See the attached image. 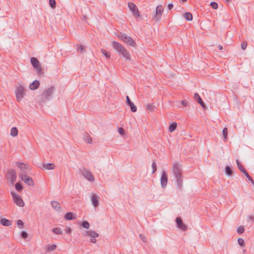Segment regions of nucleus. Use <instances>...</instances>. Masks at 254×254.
<instances>
[{
    "mask_svg": "<svg viewBox=\"0 0 254 254\" xmlns=\"http://www.w3.org/2000/svg\"><path fill=\"white\" fill-rule=\"evenodd\" d=\"M227 0V1H230V0Z\"/></svg>",
    "mask_w": 254,
    "mask_h": 254,
    "instance_id": "680f3d73",
    "label": "nucleus"
},
{
    "mask_svg": "<svg viewBox=\"0 0 254 254\" xmlns=\"http://www.w3.org/2000/svg\"><path fill=\"white\" fill-rule=\"evenodd\" d=\"M83 139L84 140V141L87 143L90 144L92 143V138L87 133H86L84 135Z\"/></svg>",
    "mask_w": 254,
    "mask_h": 254,
    "instance_id": "b1692460",
    "label": "nucleus"
},
{
    "mask_svg": "<svg viewBox=\"0 0 254 254\" xmlns=\"http://www.w3.org/2000/svg\"><path fill=\"white\" fill-rule=\"evenodd\" d=\"M56 247L57 246L56 245L53 244L52 245L48 246L47 249L48 251H53L56 249Z\"/></svg>",
    "mask_w": 254,
    "mask_h": 254,
    "instance_id": "a19ab883",
    "label": "nucleus"
},
{
    "mask_svg": "<svg viewBox=\"0 0 254 254\" xmlns=\"http://www.w3.org/2000/svg\"><path fill=\"white\" fill-rule=\"evenodd\" d=\"M177 127V124L176 123L174 122L170 125L169 127V130L170 132H172L174 131L176 128Z\"/></svg>",
    "mask_w": 254,
    "mask_h": 254,
    "instance_id": "a878e982",
    "label": "nucleus"
},
{
    "mask_svg": "<svg viewBox=\"0 0 254 254\" xmlns=\"http://www.w3.org/2000/svg\"><path fill=\"white\" fill-rule=\"evenodd\" d=\"M247 46V43L246 41H243L241 44V48L243 50H246Z\"/></svg>",
    "mask_w": 254,
    "mask_h": 254,
    "instance_id": "de8ad7c7",
    "label": "nucleus"
},
{
    "mask_svg": "<svg viewBox=\"0 0 254 254\" xmlns=\"http://www.w3.org/2000/svg\"><path fill=\"white\" fill-rule=\"evenodd\" d=\"M210 5L213 9H217L218 8V4L216 2L212 1L210 3Z\"/></svg>",
    "mask_w": 254,
    "mask_h": 254,
    "instance_id": "a18cd8bd",
    "label": "nucleus"
},
{
    "mask_svg": "<svg viewBox=\"0 0 254 254\" xmlns=\"http://www.w3.org/2000/svg\"><path fill=\"white\" fill-rule=\"evenodd\" d=\"M181 104L184 107H186L188 105V102L186 100H183L181 101Z\"/></svg>",
    "mask_w": 254,
    "mask_h": 254,
    "instance_id": "603ef678",
    "label": "nucleus"
},
{
    "mask_svg": "<svg viewBox=\"0 0 254 254\" xmlns=\"http://www.w3.org/2000/svg\"><path fill=\"white\" fill-rule=\"evenodd\" d=\"M236 163L238 166V168L242 172H244L245 171H246L244 167L242 166V165L241 164V162L239 161V160H236Z\"/></svg>",
    "mask_w": 254,
    "mask_h": 254,
    "instance_id": "c756f323",
    "label": "nucleus"
},
{
    "mask_svg": "<svg viewBox=\"0 0 254 254\" xmlns=\"http://www.w3.org/2000/svg\"><path fill=\"white\" fill-rule=\"evenodd\" d=\"M77 218L76 215L73 213V212H67L65 215H64V218L66 220H75Z\"/></svg>",
    "mask_w": 254,
    "mask_h": 254,
    "instance_id": "a211bd4d",
    "label": "nucleus"
},
{
    "mask_svg": "<svg viewBox=\"0 0 254 254\" xmlns=\"http://www.w3.org/2000/svg\"><path fill=\"white\" fill-rule=\"evenodd\" d=\"M125 43L128 44L130 46L135 47V42L127 34L125 36L124 40H123Z\"/></svg>",
    "mask_w": 254,
    "mask_h": 254,
    "instance_id": "ddd939ff",
    "label": "nucleus"
},
{
    "mask_svg": "<svg viewBox=\"0 0 254 254\" xmlns=\"http://www.w3.org/2000/svg\"><path fill=\"white\" fill-rule=\"evenodd\" d=\"M128 7L136 18L139 17L140 16L139 11L135 4L132 2H129L128 3Z\"/></svg>",
    "mask_w": 254,
    "mask_h": 254,
    "instance_id": "9d476101",
    "label": "nucleus"
},
{
    "mask_svg": "<svg viewBox=\"0 0 254 254\" xmlns=\"http://www.w3.org/2000/svg\"><path fill=\"white\" fill-rule=\"evenodd\" d=\"M28 234L25 231H22L21 233V236L22 238H24V239H26L28 237Z\"/></svg>",
    "mask_w": 254,
    "mask_h": 254,
    "instance_id": "49530a36",
    "label": "nucleus"
},
{
    "mask_svg": "<svg viewBox=\"0 0 254 254\" xmlns=\"http://www.w3.org/2000/svg\"><path fill=\"white\" fill-rule=\"evenodd\" d=\"M44 168L47 170H53L55 168V165L53 163H44L42 165Z\"/></svg>",
    "mask_w": 254,
    "mask_h": 254,
    "instance_id": "4be33fe9",
    "label": "nucleus"
},
{
    "mask_svg": "<svg viewBox=\"0 0 254 254\" xmlns=\"http://www.w3.org/2000/svg\"><path fill=\"white\" fill-rule=\"evenodd\" d=\"M218 48H219V49L220 50H222L223 49V46H221V45H219V46H218Z\"/></svg>",
    "mask_w": 254,
    "mask_h": 254,
    "instance_id": "13d9d810",
    "label": "nucleus"
},
{
    "mask_svg": "<svg viewBox=\"0 0 254 254\" xmlns=\"http://www.w3.org/2000/svg\"><path fill=\"white\" fill-rule=\"evenodd\" d=\"M99 196L96 194H93L91 197L92 203L95 207H96L99 205Z\"/></svg>",
    "mask_w": 254,
    "mask_h": 254,
    "instance_id": "dca6fc26",
    "label": "nucleus"
},
{
    "mask_svg": "<svg viewBox=\"0 0 254 254\" xmlns=\"http://www.w3.org/2000/svg\"><path fill=\"white\" fill-rule=\"evenodd\" d=\"M49 4L52 8H55L56 5V2L55 0H49Z\"/></svg>",
    "mask_w": 254,
    "mask_h": 254,
    "instance_id": "58836bf2",
    "label": "nucleus"
},
{
    "mask_svg": "<svg viewBox=\"0 0 254 254\" xmlns=\"http://www.w3.org/2000/svg\"><path fill=\"white\" fill-rule=\"evenodd\" d=\"M187 0H181V1H182V2H186V1H187Z\"/></svg>",
    "mask_w": 254,
    "mask_h": 254,
    "instance_id": "052dcab7",
    "label": "nucleus"
},
{
    "mask_svg": "<svg viewBox=\"0 0 254 254\" xmlns=\"http://www.w3.org/2000/svg\"><path fill=\"white\" fill-rule=\"evenodd\" d=\"M176 222L177 227L182 231H186L187 230V226L184 224L182 218L180 217H177L176 218Z\"/></svg>",
    "mask_w": 254,
    "mask_h": 254,
    "instance_id": "9b49d317",
    "label": "nucleus"
},
{
    "mask_svg": "<svg viewBox=\"0 0 254 254\" xmlns=\"http://www.w3.org/2000/svg\"><path fill=\"white\" fill-rule=\"evenodd\" d=\"M39 86L40 82L38 80H35L30 84L29 87L31 90H35L38 89Z\"/></svg>",
    "mask_w": 254,
    "mask_h": 254,
    "instance_id": "aec40b11",
    "label": "nucleus"
},
{
    "mask_svg": "<svg viewBox=\"0 0 254 254\" xmlns=\"http://www.w3.org/2000/svg\"><path fill=\"white\" fill-rule=\"evenodd\" d=\"M198 103L202 107H203V108L205 107V103L202 101V100H201V101H199Z\"/></svg>",
    "mask_w": 254,
    "mask_h": 254,
    "instance_id": "6e6d98bb",
    "label": "nucleus"
},
{
    "mask_svg": "<svg viewBox=\"0 0 254 254\" xmlns=\"http://www.w3.org/2000/svg\"><path fill=\"white\" fill-rule=\"evenodd\" d=\"M243 173L245 174V175L248 178L249 181H251L253 184H254V181L253 179L250 176V175L248 174L247 171L246 170Z\"/></svg>",
    "mask_w": 254,
    "mask_h": 254,
    "instance_id": "2f4dec72",
    "label": "nucleus"
},
{
    "mask_svg": "<svg viewBox=\"0 0 254 254\" xmlns=\"http://www.w3.org/2000/svg\"><path fill=\"white\" fill-rule=\"evenodd\" d=\"M71 229L69 227H68L65 229V232H66L67 234L69 235L71 234Z\"/></svg>",
    "mask_w": 254,
    "mask_h": 254,
    "instance_id": "864d4df0",
    "label": "nucleus"
},
{
    "mask_svg": "<svg viewBox=\"0 0 254 254\" xmlns=\"http://www.w3.org/2000/svg\"><path fill=\"white\" fill-rule=\"evenodd\" d=\"M164 11V8L162 5H158L156 8L155 14L153 16V20L155 21H158L160 20L162 14Z\"/></svg>",
    "mask_w": 254,
    "mask_h": 254,
    "instance_id": "423d86ee",
    "label": "nucleus"
},
{
    "mask_svg": "<svg viewBox=\"0 0 254 254\" xmlns=\"http://www.w3.org/2000/svg\"><path fill=\"white\" fill-rule=\"evenodd\" d=\"M15 189L18 191L20 192L23 190V187H22V185L18 183H17L15 184Z\"/></svg>",
    "mask_w": 254,
    "mask_h": 254,
    "instance_id": "72a5a7b5",
    "label": "nucleus"
},
{
    "mask_svg": "<svg viewBox=\"0 0 254 254\" xmlns=\"http://www.w3.org/2000/svg\"><path fill=\"white\" fill-rule=\"evenodd\" d=\"M36 70V72L38 74L40 75L41 74H43V72L42 71V68L40 65L35 68Z\"/></svg>",
    "mask_w": 254,
    "mask_h": 254,
    "instance_id": "e433bc0d",
    "label": "nucleus"
},
{
    "mask_svg": "<svg viewBox=\"0 0 254 254\" xmlns=\"http://www.w3.org/2000/svg\"><path fill=\"white\" fill-rule=\"evenodd\" d=\"M151 167L152 168V174H154L157 170V165L154 161L153 162Z\"/></svg>",
    "mask_w": 254,
    "mask_h": 254,
    "instance_id": "ea45409f",
    "label": "nucleus"
},
{
    "mask_svg": "<svg viewBox=\"0 0 254 254\" xmlns=\"http://www.w3.org/2000/svg\"><path fill=\"white\" fill-rule=\"evenodd\" d=\"M31 63L33 65V66L35 68L40 65L39 61L34 57H32L31 58Z\"/></svg>",
    "mask_w": 254,
    "mask_h": 254,
    "instance_id": "5701e85b",
    "label": "nucleus"
},
{
    "mask_svg": "<svg viewBox=\"0 0 254 254\" xmlns=\"http://www.w3.org/2000/svg\"><path fill=\"white\" fill-rule=\"evenodd\" d=\"M223 137L225 139H226L228 135V129L227 127H224L222 131Z\"/></svg>",
    "mask_w": 254,
    "mask_h": 254,
    "instance_id": "4c0bfd02",
    "label": "nucleus"
},
{
    "mask_svg": "<svg viewBox=\"0 0 254 254\" xmlns=\"http://www.w3.org/2000/svg\"><path fill=\"white\" fill-rule=\"evenodd\" d=\"M172 172L176 179L177 187L178 189H181L182 187L183 179L182 170L179 163H173Z\"/></svg>",
    "mask_w": 254,
    "mask_h": 254,
    "instance_id": "f257e3e1",
    "label": "nucleus"
},
{
    "mask_svg": "<svg viewBox=\"0 0 254 254\" xmlns=\"http://www.w3.org/2000/svg\"><path fill=\"white\" fill-rule=\"evenodd\" d=\"M112 46L117 52H118L123 58L125 59L126 61H130L131 60V57L129 53L120 43L116 41H113Z\"/></svg>",
    "mask_w": 254,
    "mask_h": 254,
    "instance_id": "f03ea898",
    "label": "nucleus"
},
{
    "mask_svg": "<svg viewBox=\"0 0 254 254\" xmlns=\"http://www.w3.org/2000/svg\"><path fill=\"white\" fill-rule=\"evenodd\" d=\"M11 194L14 203L17 206L19 207L24 206V202L22 200V198L21 197V196L19 194L16 193L14 192H11Z\"/></svg>",
    "mask_w": 254,
    "mask_h": 254,
    "instance_id": "39448f33",
    "label": "nucleus"
},
{
    "mask_svg": "<svg viewBox=\"0 0 254 254\" xmlns=\"http://www.w3.org/2000/svg\"><path fill=\"white\" fill-rule=\"evenodd\" d=\"M17 225L19 229H22L23 226V222L21 220L17 221Z\"/></svg>",
    "mask_w": 254,
    "mask_h": 254,
    "instance_id": "37998d69",
    "label": "nucleus"
},
{
    "mask_svg": "<svg viewBox=\"0 0 254 254\" xmlns=\"http://www.w3.org/2000/svg\"><path fill=\"white\" fill-rule=\"evenodd\" d=\"M24 88L21 85H19L16 88L15 91V95L16 99L18 102H20L23 98L24 95Z\"/></svg>",
    "mask_w": 254,
    "mask_h": 254,
    "instance_id": "1a4fd4ad",
    "label": "nucleus"
},
{
    "mask_svg": "<svg viewBox=\"0 0 254 254\" xmlns=\"http://www.w3.org/2000/svg\"><path fill=\"white\" fill-rule=\"evenodd\" d=\"M83 236L85 237H90V242L92 243L95 244L97 242L96 238L99 237V234L95 231L90 230L85 231L83 234Z\"/></svg>",
    "mask_w": 254,
    "mask_h": 254,
    "instance_id": "7ed1b4c3",
    "label": "nucleus"
},
{
    "mask_svg": "<svg viewBox=\"0 0 254 254\" xmlns=\"http://www.w3.org/2000/svg\"><path fill=\"white\" fill-rule=\"evenodd\" d=\"M18 130L16 127H13L10 130V135L13 137L17 135Z\"/></svg>",
    "mask_w": 254,
    "mask_h": 254,
    "instance_id": "cd10ccee",
    "label": "nucleus"
},
{
    "mask_svg": "<svg viewBox=\"0 0 254 254\" xmlns=\"http://www.w3.org/2000/svg\"><path fill=\"white\" fill-rule=\"evenodd\" d=\"M81 226L85 229H87L90 227L89 223L87 221H83L82 222Z\"/></svg>",
    "mask_w": 254,
    "mask_h": 254,
    "instance_id": "473e14b6",
    "label": "nucleus"
},
{
    "mask_svg": "<svg viewBox=\"0 0 254 254\" xmlns=\"http://www.w3.org/2000/svg\"><path fill=\"white\" fill-rule=\"evenodd\" d=\"M101 52L104 55V56L109 59L111 57V55L106 50L104 49H102L101 50Z\"/></svg>",
    "mask_w": 254,
    "mask_h": 254,
    "instance_id": "7c9ffc66",
    "label": "nucleus"
},
{
    "mask_svg": "<svg viewBox=\"0 0 254 254\" xmlns=\"http://www.w3.org/2000/svg\"><path fill=\"white\" fill-rule=\"evenodd\" d=\"M173 3H169L168 5V8L169 10H171L173 7Z\"/></svg>",
    "mask_w": 254,
    "mask_h": 254,
    "instance_id": "4d7b16f0",
    "label": "nucleus"
},
{
    "mask_svg": "<svg viewBox=\"0 0 254 254\" xmlns=\"http://www.w3.org/2000/svg\"><path fill=\"white\" fill-rule=\"evenodd\" d=\"M139 237H140V239L143 242H146V237L145 236L143 235V234H140L139 235Z\"/></svg>",
    "mask_w": 254,
    "mask_h": 254,
    "instance_id": "3c124183",
    "label": "nucleus"
},
{
    "mask_svg": "<svg viewBox=\"0 0 254 254\" xmlns=\"http://www.w3.org/2000/svg\"><path fill=\"white\" fill-rule=\"evenodd\" d=\"M80 171L84 177L88 181L93 182L95 181L92 173L85 168L80 169Z\"/></svg>",
    "mask_w": 254,
    "mask_h": 254,
    "instance_id": "20e7f679",
    "label": "nucleus"
},
{
    "mask_svg": "<svg viewBox=\"0 0 254 254\" xmlns=\"http://www.w3.org/2000/svg\"><path fill=\"white\" fill-rule=\"evenodd\" d=\"M237 232L239 234H241L244 232V227L243 226H239L237 229Z\"/></svg>",
    "mask_w": 254,
    "mask_h": 254,
    "instance_id": "c9c22d12",
    "label": "nucleus"
},
{
    "mask_svg": "<svg viewBox=\"0 0 254 254\" xmlns=\"http://www.w3.org/2000/svg\"><path fill=\"white\" fill-rule=\"evenodd\" d=\"M54 89L55 87L54 86H51L50 87L45 89L41 95L42 98L44 99H50V97L53 93Z\"/></svg>",
    "mask_w": 254,
    "mask_h": 254,
    "instance_id": "0eeeda50",
    "label": "nucleus"
},
{
    "mask_svg": "<svg viewBox=\"0 0 254 254\" xmlns=\"http://www.w3.org/2000/svg\"><path fill=\"white\" fill-rule=\"evenodd\" d=\"M83 49L84 47L81 45H79L77 47V50H80L81 52H82L83 50Z\"/></svg>",
    "mask_w": 254,
    "mask_h": 254,
    "instance_id": "5fc2aeb1",
    "label": "nucleus"
},
{
    "mask_svg": "<svg viewBox=\"0 0 254 254\" xmlns=\"http://www.w3.org/2000/svg\"><path fill=\"white\" fill-rule=\"evenodd\" d=\"M127 104L130 107L131 111L132 112H135L137 110L136 106L132 103L128 96H126Z\"/></svg>",
    "mask_w": 254,
    "mask_h": 254,
    "instance_id": "2eb2a0df",
    "label": "nucleus"
},
{
    "mask_svg": "<svg viewBox=\"0 0 254 254\" xmlns=\"http://www.w3.org/2000/svg\"><path fill=\"white\" fill-rule=\"evenodd\" d=\"M238 243L241 246H243L244 244V241L242 238H238Z\"/></svg>",
    "mask_w": 254,
    "mask_h": 254,
    "instance_id": "09e8293b",
    "label": "nucleus"
},
{
    "mask_svg": "<svg viewBox=\"0 0 254 254\" xmlns=\"http://www.w3.org/2000/svg\"><path fill=\"white\" fill-rule=\"evenodd\" d=\"M248 217H249V218L250 220H253V217H252V216H249Z\"/></svg>",
    "mask_w": 254,
    "mask_h": 254,
    "instance_id": "bf43d9fd",
    "label": "nucleus"
},
{
    "mask_svg": "<svg viewBox=\"0 0 254 254\" xmlns=\"http://www.w3.org/2000/svg\"><path fill=\"white\" fill-rule=\"evenodd\" d=\"M184 17L188 21H191L192 19V15L190 12H186L184 14Z\"/></svg>",
    "mask_w": 254,
    "mask_h": 254,
    "instance_id": "bb28decb",
    "label": "nucleus"
},
{
    "mask_svg": "<svg viewBox=\"0 0 254 254\" xmlns=\"http://www.w3.org/2000/svg\"><path fill=\"white\" fill-rule=\"evenodd\" d=\"M17 166L21 169L23 172H25L26 171H30V169L28 164L24 163H16Z\"/></svg>",
    "mask_w": 254,
    "mask_h": 254,
    "instance_id": "4468645a",
    "label": "nucleus"
},
{
    "mask_svg": "<svg viewBox=\"0 0 254 254\" xmlns=\"http://www.w3.org/2000/svg\"><path fill=\"white\" fill-rule=\"evenodd\" d=\"M147 109L150 112H153L155 110V106L153 104H149L147 106Z\"/></svg>",
    "mask_w": 254,
    "mask_h": 254,
    "instance_id": "f704fd0d",
    "label": "nucleus"
},
{
    "mask_svg": "<svg viewBox=\"0 0 254 254\" xmlns=\"http://www.w3.org/2000/svg\"><path fill=\"white\" fill-rule=\"evenodd\" d=\"M126 35L125 33H120L118 34L116 36L122 41L124 40L125 36Z\"/></svg>",
    "mask_w": 254,
    "mask_h": 254,
    "instance_id": "c03bdc74",
    "label": "nucleus"
},
{
    "mask_svg": "<svg viewBox=\"0 0 254 254\" xmlns=\"http://www.w3.org/2000/svg\"><path fill=\"white\" fill-rule=\"evenodd\" d=\"M225 174L228 176H230L233 174V171L231 167L226 166L225 168Z\"/></svg>",
    "mask_w": 254,
    "mask_h": 254,
    "instance_id": "393cba45",
    "label": "nucleus"
},
{
    "mask_svg": "<svg viewBox=\"0 0 254 254\" xmlns=\"http://www.w3.org/2000/svg\"><path fill=\"white\" fill-rule=\"evenodd\" d=\"M52 232L58 235H62L63 234V231L61 228L58 227L52 229Z\"/></svg>",
    "mask_w": 254,
    "mask_h": 254,
    "instance_id": "c85d7f7f",
    "label": "nucleus"
},
{
    "mask_svg": "<svg viewBox=\"0 0 254 254\" xmlns=\"http://www.w3.org/2000/svg\"><path fill=\"white\" fill-rule=\"evenodd\" d=\"M52 206L57 211L61 212V204L59 202L56 201H52L51 202Z\"/></svg>",
    "mask_w": 254,
    "mask_h": 254,
    "instance_id": "6ab92c4d",
    "label": "nucleus"
},
{
    "mask_svg": "<svg viewBox=\"0 0 254 254\" xmlns=\"http://www.w3.org/2000/svg\"><path fill=\"white\" fill-rule=\"evenodd\" d=\"M160 181L162 188L163 189L165 188L167 185L168 177L165 171H164L162 173Z\"/></svg>",
    "mask_w": 254,
    "mask_h": 254,
    "instance_id": "f8f14e48",
    "label": "nucleus"
},
{
    "mask_svg": "<svg viewBox=\"0 0 254 254\" xmlns=\"http://www.w3.org/2000/svg\"><path fill=\"white\" fill-rule=\"evenodd\" d=\"M194 98L197 103H199V101H201L202 100L199 95L197 93L194 94Z\"/></svg>",
    "mask_w": 254,
    "mask_h": 254,
    "instance_id": "79ce46f5",
    "label": "nucleus"
},
{
    "mask_svg": "<svg viewBox=\"0 0 254 254\" xmlns=\"http://www.w3.org/2000/svg\"><path fill=\"white\" fill-rule=\"evenodd\" d=\"M19 177L27 185L31 186H34V181L32 178L26 174L23 173L20 174Z\"/></svg>",
    "mask_w": 254,
    "mask_h": 254,
    "instance_id": "6e6552de",
    "label": "nucleus"
},
{
    "mask_svg": "<svg viewBox=\"0 0 254 254\" xmlns=\"http://www.w3.org/2000/svg\"><path fill=\"white\" fill-rule=\"evenodd\" d=\"M0 223L4 226H9L11 224V221L5 218H2L0 220Z\"/></svg>",
    "mask_w": 254,
    "mask_h": 254,
    "instance_id": "412c9836",
    "label": "nucleus"
},
{
    "mask_svg": "<svg viewBox=\"0 0 254 254\" xmlns=\"http://www.w3.org/2000/svg\"><path fill=\"white\" fill-rule=\"evenodd\" d=\"M118 132L122 135H124L125 134V130L123 127H119L118 128Z\"/></svg>",
    "mask_w": 254,
    "mask_h": 254,
    "instance_id": "8fccbe9b",
    "label": "nucleus"
},
{
    "mask_svg": "<svg viewBox=\"0 0 254 254\" xmlns=\"http://www.w3.org/2000/svg\"><path fill=\"white\" fill-rule=\"evenodd\" d=\"M8 174L10 176L11 182L13 183L14 182H15L17 177L16 171L13 169L10 170H9Z\"/></svg>",
    "mask_w": 254,
    "mask_h": 254,
    "instance_id": "f3484780",
    "label": "nucleus"
}]
</instances>
